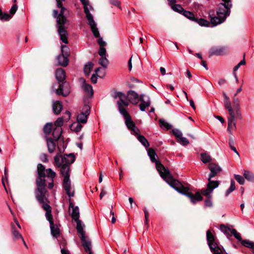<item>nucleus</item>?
I'll return each instance as SVG.
<instances>
[{
    "label": "nucleus",
    "mask_w": 254,
    "mask_h": 254,
    "mask_svg": "<svg viewBox=\"0 0 254 254\" xmlns=\"http://www.w3.org/2000/svg\"><path fill=\"white\" fill-rule=\"evenodd\" d=\"M74 160V156L72 153L64 156L58 154L54 157L55 165L60 168V173L64 178L69 177L70 165Z\"/></svg>",
    "instance_id": "obj_1"
},
{
    "label": "nucleus",
    "mask_w": 254,
    "mask_h": 254,
    "mask_svg": "<svg viewBox=\"0 0 254 254\" xmlns=\"http://www.w3.org/2000/svg\"><path fill=\"white\" fill-rule=\"evenodd\" d=\"M66 10L64 7L61 8L60 13L57 18V28L58 34L60 36L61 40L65 44L68 43V33L64 27L66 18L64 15L65 11Z\"/></svg>",
    "instance_id": "obj_2"
},
{
    "label": "nucleus",
    "mask_w": 254,
    "mask_h": 254,
    "mask_svg": "<svg viewBox=\"0 0 254 254\" xmlns=\"http://www.w3.org/2000/svg\"><path fill=\"white\" fill-rule=\"evenodd\" d=\"M206 239L209 249L213 254H227L210 230H207L206 232Z\"/></svg>",
    "instance_id": "obj_3"
},
{
    "label": "nucleus",
    "mask_w": 254,
    "mask_h": 254,
    "mask_svg": "<svg viewBox=\"0 0 254 254\" xmlns=\"http://www.w3.org/2000/svg\"><path fill=\"white\" fill-rule=\"evenodd\" d=\"M118 107L120 113L124 116L125 119V123L127 128L131 131V133L137 134L139 129L132 121L130 115L128 114L126 109L122 107L120 102H118Z\"/></svg>",
    "instance_id": "obj_4"
},
{
    "label": "nucleus",
    "mask_w": 254,
    "mask_h": 254,
    "mask_svg": "<svg viewBox=\"0 0 254 254\" xmlns=\"http://www.w3.org/2000/svg\"><path fill=\"white\" fill-rule=\"evenodd\" d=\"M160 175L165 182L177 191L181 187H182V184L179 181L173 179L168 168L160 173Z\"/></svg>",
    "instance_id": "obj_5"
},
{
    "label": "nucleus",
    "mask_w": 254,
    "mask_h": 254,
    "mask_svg": "<svg viewBox=\"0 0 254 254\" xmlns=\"http://www.w3.org/2000/svg\"><path fill=\"white\" fill-rule=\"evenodd\" d=\"M46 192V188L41 190L37 189L35 191V196L38 202L42 204V208L47 212L52 210V208L50 205L46 203L48 201V199L45 195Z\"/></svg>",
    "instance_id": "obj_6"
},
{
    "label": "nucleus",
    "mask_w": 254,
    "mask_h": 254,
    "mask_svg": "<svg viewBox=\"0 0 254 254\" xmlns=\"http://www.w3.org/2000/svg\"><path fill=\"white\" fill-rule=\"evenodd\" d=\"M46 170L45 166L42 164H39L37 166L38 177L36 179L37 189H43L46 188Z\"/></svg>",
    "instance_id": "obj_7"
},
{
    "label": "nucleus",
    "mask_w": 254,
    "mask_h": 254,
    "mask_svg": "<svg viewBox=\"0 0 254 254\" xmlns=\"http://www.w3.org/2000/svg\"><path fill=\"white\" fill-rule=\"evenodd\" d=\"M224 3L219 4L216 12V14L221 16H223V18L226 19L227 17L229 15L230 8L232 7V3L230 0H223Z\"/></svg>",
    "instance_id": "obj_8"
},
{
    "label": "nucleus",
    "mask_w": 254,
    "mask_h": 254,
    "mask_svg": "<svg viewBox=\"0 0 254 254\" xmlns=\"http://www.w3.org/2000/svg\"><path fill=\"white\" fill-rule=\"evenodd\" d=\"M178 192L187 196L190 198L191 202L193 204H194L196 201H200L202 199V197L199 192H197L195 194H193L192 192L190 191V190L188 188L185 187L183 185L182 187H181Z\"/></svg>",
    "instance_id": "obj_9"
},
{
    "label": "nucleus",
    "mask_w": 254,
    "mask_h": 254,
    "mask_svg": "<svg viewBox=\"0 0 254 254\" xmlns=\"http://www.w3.org/2000/svg\"><path fill=\"white\" fill-rule=\"evenodd\" d=\"M148 154L151 162L155 163L156 169L159 172V174L167 169V168H165L159 161L156 159L155 156H156V154L153 149L150 148L148 150Z\"/></svg>",
    "instance_id": "obj_10"
},
{
    "label": "nucleus",
    "mask_w": 254,
    "mask_h": 254,
    "mask_svg": "<svg viewBox=\"0 0 254 254\" xmlns=\"http://www.w3.org/2000/svg\"><path fill=\"white\" fill-rule=\"evenodd\" d=\"M90 107L88 105H84L81 113L77 117V122L85 124L87 122L88 116L90 114Z\"/></svg>",
    "instance_id": "obj_11"
},
{
    "label": "nucleus",
    "mask_w": 254,
    "mask_h": 254,
    "mask_svg": "<svg viewBox=\"0 0 254 254\" xmlns=\"http://www.w3.org/2000/svg\"><path fill=\"white\" fill-rule=\"evenodd\" d=\"M80 238L81 239L82 245L83 246L85 251L86 253H88V254H93L91 251L92 245L91 242L89 238L85 235L80 236Z\"/></svg>",
    "instance_id": "obj_12"
},
{
    "label": "nucleus",
    "mask_w": 254,
    "mask_h": 254,
    "mask_svg": "<svg viewBox=\"0 0 254 254\" xmlns=\"http://www.w3.org/2000/svg\"><path fill=\"white\" fill-rule=\"evenodd\" d=\"M208 167L210 171V173L208 177L210 178L214 177L222 170L221 168L217 164L215 163H210Z\"/></svg>",
    "instance_id": "obj_13"
},
{
    "label": "nucleus",
    "mask_w": 254,
    "mask_h": 254,
    "mask_svg": "<svg viewBox=\"0 0 254 254\" xmlns=\"http://www.w3.org/2000/svg\"><path fill=\"white\" fill-rule=\"evenodd\" d=\"M216 15L217 16H213V14H211L210 13L209 14L211 27L216 26L223 23L225 20V19L223 18V16H221V15H219L217 14Z\"/></svg>",
    "instance_id": "obj_14"
},
{
    "label": "nucleus",
    "mask_w": 254,
    "mask_h": 254,
    "mask_svg": "<svg viewBox=\"0 0 254 254\" xmlns=\"http://www.w3.org/2000/svg\"><path fill=\"white\" fill-rule=\"evenodd\" d=\"M70 181L69 180V177L67 176L66 177H64L63 181V188L66 191V194L69 197H73L74 196L73 191H71L70 189Z\"/></svg>",
    "instance_id": "obj_15"
},
{
    "label": "nucleus",
    "mask_w": 254,
    "mask_h": 254,
    "mask_svg": "<svg viewBox=\"0 0 254 254\" xmlns=\"http://www.w3.org/2000/svg\"><path fill=\"white\" fill-rule=\"evenodd\" d=\"M226 53V49L224 47H215L212 48L209 53V56L213 55L220 56Z\"/></svg>",
    "instance_id": "obj_16"
},
{
    "label": "nucleus",
    "mask_w": 254,
    "mask_h": 254,
    "mask_svg": "<svg viewBox=\"0 0 254 254\" xmlns=\"http://www.w3.org/2000/svg\"><path fill=\"white\" fill-rule=\"evenodd\" d=\"M127 98L131 103L133 104H136L140 100L138 94L132 90L128 91Z\"/></svg>",
    "instance_id": "obj_17"
},
{
    "label": "nucleus",
    "mask_w": 254,
    "mask_h": 254,
    "mask_svg": "<svg viewBox=\"0 0 254 254\" xmlns=\"http://www.w3.org/2000/svg\"><path fill=\"white\" fill-rule=\"evenodd\" d=\"M68 83L66 82H64L59 85V88L56 90V93L57 95H62L64 97H66L69 93V90L68 89L66 88L64 90V86H67Z\"/></svg>",
    "instance_id": "obj_18"
},
{
    "label": "nucleus",
    "mask_w": 254,
    "mask_h": 254,
    "mask_svg": "<svg viewBox=\"0 0 254 254\" xmlns=\"http://www.w3.org/2000/svg\"><path fill=\"white\" fill-rule=\"evenodd\" d=\"M69 209L72 208L71 216L73 220H77L79 217V210L78 206H75L72 203L70 202Z\"/></svg>",
    "instance_id": "obj_19"
},
{
    "label": "nucleus",
    "mask_w": 254,
    "mask_h": 254,
    "mask_svg": "<svg viewBox=\"0 0 254 254\" xmlns=\"http://www.w3.org/2000/svg\"><path fill=\"white\" fill-rule=\"evenodd\" d=\"M45 139L46 140L48 152L50 153H53L56 148V143L54 139L48 136L45 137Z\"/></svg>",
    "instance_id": "obj_20"
},
{
    "label": "nucleus",
    "mask_w": 254,
    "mask_h": 254,
    "mask_svg": "<svg viewBox=\"0 0 254 254\" xmlns=\"http://www.w3.org/2000/svg\"><path fill=\"white\" fill-rule=\"evenodd\" d=\"M68 56L62 54L59 55L57 57L59 64L64 67L66 66L68 64Z\"/></svg>",
    "instance_id": "obj_21"
},
{
    "label": "nucleus",
    "mask_w": 254,
    "mask_h": 254,
    "mask_svg": "<svg viewBox=\"0 0 254 254\" xmlns=\"http://www.w3.org/2000/svg\"><path fill=\"white\" fill-rule=\"evenodd\" d=\"M56 77L59 82H63L65 78V71L62 68H59L56 72Z\"/></svg>",
    "instance_id": "obj_22"
},
{
    "label": "nucleus",
    "mask_w": 254,
    "mask_h": 254,
    "mask_svg": "<svg viewBox=\"0 0 254 254\" xmlns=\"http://www.w3.org/2000/svg\"><path fill=\"white\" fill-rule=\"evenodd\" d=\"M74 221L76 222V229L78 233L80 234V236L85 235V232L84 231V224L79 219Z\"/></svg>",
    "instance_id": "obj_23"
},
{
    "label": "nucleus",
    "mask_w": 254,
    "mask_h": 254,
    "mask_svg": "<svg viewBox=\"0 0 254 254\" xmlns=\"http://www.w3.org/2000/svg\"><path fill=\"white\" fill-rule=\"evenodd\" d=\"M11 233L14 241L17 240L19 239L22 240L23 238L21 234L16 229L13 224H11Z\"/></svg>",
    "instance_id": "obj_24"
},
{
    "label": "nucleus",
    "mask_w": 254,
    "mask_h": 254,
    "mask_svg": "<svg viewBox=\"0 0 254 254\" xmlns=\"http://www.w3.org/2000/svg\"><path fill=\"white\" fill-rule=\"evenodd\" d=\"M51 234L54 237L58 238L60 236V229L57 225L54 224V223L50 224Z\"/></svg>",
    "instance_id": "obj_25"
},
{
    "label": "nucleus",
    "mask_w": 254,
    "mask_h": 254,
    "mask_svg": "<svg viewBox=\"0 0 254 254\" xmlns=\"http://www.w3.org/2000/svg\"><path fill=\"white\" fill-rule=\"evenodd\" d=\"M62 133V127H55L53 129V136L55 141H58L61 137Z\"/></svg>",
    "instance_id": "obj_26"
},
{
    "label": "nucleus",
    "mask_w": 254,
    "mask_h": 254,
    "mask_svg": "<svg viewBox=\"0 0 254 254\" xmlns=\"http://www.w3.org/2000/svg\"><path fill=\"white\" fill-rule=\"evenodd\" d=\"M139 101H140L141 102V103L139 105V108L141 111H144L145 108L146 107H149L150 105V102L149 100H148L147 101H144L143 95H140Z\"/></svg>",
    "instance_id": "obj_27"
},
{
    "label": "nucleus",
    "mask_w": 254,
    "mask_h": 254,
    "mask_svg": "<svg viewBox=\"0 0 254 254\" xmlns=\"http://www.w3.org/2000/svg\"><path fill=\"white\" fill-rule=\"evenodd\" d=\"M200 160L204 164L210 162L212 158L209 154L207 152H204L200 154Z\"/></svg>",
    "instance_id": "obj_28"
},
{
    "label": "nucleus",
    "mask_w": 254,
    "mask_h": 254,
    "mask_svg": "<svg viewBox=\"0 0 254 254\" xmlns=\"http://www.w3.org/2000/svg\"><path fill=\"white\" fill-rule=\"evenodd\" d=\"M63 108L62 103L60 101H56L53 103V110L55 114H59Z\"/></svg>",
    "instance_id": "obj_29"
},
{
    "label": "nucleus",
    "mask_w": 254,
    "mask_h": 254,
    "mask_svg": "<svg viewBox=\"0 0 254 254\" xmlns=\"http://www.w3.org/2000/svg\"><path fill=\"white\" fill-rule=\"evenodd\" d=\"M88 24L90 25L91 31L95 37H99L100 33L98 31V28L96 27V24L94 20H93V23H90L89 22H88Z\"/></svg>",
    "instance_id": "obj_30"
},
{
    "label": "nucleus",
    "mask_w": 254,
    "mask_h": 254,
    "mask_svg": "<svg viewBox=\"0 0 254 254\" xmlns=\"http://www.w3.org/2000/svg\"><path fill=\"white\" fill-rule=\"evenodd\" d=\"M82 88L90 97L93 96V90L91 85L84 82L82 85Z\"/></svg>",
    "instance_id": "obj_31"
},
{
    "label": "nucleus",
    "mask_w": 254,
    "mask_h": 254,
    "mask_svg": "<svg viewBox=\"0 0 254 254\" xmlns=\"http://www.w3.org/2000/svg\"><path fill=\"white\" fill-rule=\"evenodd\" d=\"M243 172V176L247 180L254 182V174L252 172L245 170H244Z\"/></svg>",
    "instance_id": "obj_32"
},
{
    "label": "nucleus",
    "mask_w": 254,
    "mask_h": 254,
    "mask_svg": "<svg viewBox=\"0 0 254 254\" xmlns=\"http://www.w3.org/2000/svg\"><path fill=\"white\" fill-rule=\"evenodd\" d=\"M53 128V125L52 123H47L43 128L44 133L46 134V136L50 134L52 129Z\"/></svg>",
    "instance_id": "obj_33"
},
{
    "label": "nucleus",
    "mask_w": 254,
    "mask_h": 254,
    "mask_svg": "<svg viewBox=\"0 0 254 254\" xmlns=\"http://www.w3.org/2000/svg\"><path fill=\"white\" fill-rule=\"evenodd\" d=\"M212 178L208 177V183L207 184V187H208L210 188V189L212 190L218 187L219 185V182L217 181H212L211 179Z\"/></svg>",
    "instance_id": "obj_34"
},
{
    "label": "nucleus",
    "mask_w": 254,
    "mask_h": 254,
    "mask_svg": "<svg viewBox=\"0 0 254 254\" xmlns=\"http://www.w3.org/2000/svg\"><path fill=\"white\" fill-rule=\"evenodd\" d=\"M220 229L223 233L228 236H232V229H230L229 227L226 226L224 224L220 225Z\"/></svg>",
    "instance_id": "obj_35"
},
{
    "label": "nucleus",
    "mask_w": 254,
    "mask_h": 254,
    "mask_svg": "<svg viewBox=\"0 0 254 254\" xmlns=\"http://www.w3.org/2000/svg\"><path fill=\"white\" fill-rule=\"evenodd\" d=\"M84 5V11L86 14V17L87 19L88 22H89L90 23L91 22L93 23L94 19H93L92 15L90 13V12L89 11V9L88 7V5Z\"/></svg>",
    "instance_id": "obj_36"
},
{
    "label": "nucleus",
    "mask_w": 254,
    "mask_h": 254,
    "mask_svg": "<svg viewBox=\"0 0 254 254\" xmlns=\"http://www.w3.org/2000/svg\"><path fill=\"white\" fill-rule=\"evenodd\" d=\"M223 95L224 97V104L226 109L228 110L232 108L231 103L230 101L229 97L226 95L225 92H223Z\"/></svg>",
    "instance_id": "obj_37"
},
{
    "label": "nucleus",
    "mask_w": 254,
    "mask_h": 254,
    "mask_svg": "<svg viewBox=\"0 0 254 254\" xmlns=\"http://www.w3.org/2000/svg\"><path fill=\"white\" fill-rule=\"evenodd\" d=\"M137 135V138L139 142L145 147H148L149 146V143L147 140L142 135Z\"/></svg>",
    "instance_id": "obj_38"
},
{
    "label": "nucleus",
    "mask_w": 254,
    "mask_h": 254,
    "mask_svg": "<svg viewBox=\"0 0 254 254\" xmlns=\"http://www.w3.org/2000/svg\"><path fill=\"white\" fill-rule=\"evenodd\" d=\"M228 124L227 130L231 133L232 131L236 128L235 120H228Z\"/></svg>",
    "instance_id": "obj_39"
},
{
    "label": "nucleus",
    "mask_w": 254,
    "mask_h": 254,
    "mask_svg": "<svg viewBox=\"0 0 254 254\" xmlns=\"http://www.w3.org/2000/svg\"><path fill=\"white\" fill-rule=\"evenodd\" d=\"M93 66V64L91 62H88L85 65L84 67V72L86 75H88L90 74Z\"/></svg>",
    "instance_id": "obj_40"
},
{
    "label": "nucleus",
    "mask_w": 254,
    "mask_h": 254,
    "mask_svg": "<svg viewBox=\"0 0 254 254\" xmlns=\"http://www.w3.org/2000/svg\"><path fill=\"white\" fill-rule=\"evenodd\" d=\"M195 21L201 26L211 27L210 22L205 19L196 18V21Z\"/></svg>",
    "instance_id": "obj_41"
},
{
    "label": "nucleus",
    "mask_w": 254,
    "mask_h": 254,
    "mask_svg": "<svg viewBox=\"0 0 254 254\" xmlns=\"http://www.w3.org/2000/svg\"><path fill=\"white\" fill-rule=\"evenodd\" d=\"M182 14L191 20L196 21V18L194 17L193 13L190 11L184 10Z\"/></svg>",
    "instance_id": "obj_42"
},
{
    "label": "nucleus",
    "mask_w": 254,
    "mask_h": 254,
    "mask_svg": "<svg viewBox=\"0 0 254 254\" xmlns=\"http://www.w3.org/2000/svg\"><path fill=\"white\" fill-rule=\"evenodd\" d=\"M171 7L174 11L181 14H182L185 10L182 6L179 4L174 3V4H172Z\"/></svg>",
    "instance_id": "obj_43"
},
{
    "label": "nucleus",
    "mask_w": 254,
    "mask_h": 254,
    "mask_svg": "<svg viewBox=\"0 0 254 254\" xmlns=\"http://www.w3.org/2000/svg\"><path fill=\"white\" fill-rule=\"evenodd\" d=\"M71 127V130L74 131L76 132H78L81 130L82 127V126L80 124V123L77 122L72 124Z\"/></svg>",
    "instance_id": "obj_44"
},
{
    "label": "nucleus",
    "mask_w": 254,
    "mask_h": 254,
    "mask_svg": "<svg viewBox=\"0 0 254 254\" xmlns=\"http://www.w3.org/2000/svg\"><path fill=\"white\" fill-rule=\"evenodd\" d=\"M236 189L235 187V183L233 180H231V185L230 188L226 190L225 193V196H227L228 195L231 193L233 191H234Z\"/></svg>",
    "instance_id": "obj_45"
},
{
    "label": "nucleus",
    "mask_w": 254,
    "mask_h": 254,
    "mask_svg": "<svg viewBox=\"0 0 254 254\" xmlns=\"http://www.w3.org/2000/svg\"><path fill=\"white\" fill-rule=\"evenodd\" d=\"M46 172L47 174L46 176L51 179V180H53L56 176V173L50 168L46 169Z\"/></svg>",
    "instance_id": "obj_46"
},
{
    "label": "nucleus",
    "mask_w": 254,
    "mask_h": 254,
    "mask_svg": "<svg viewBox=\"0 0 254 254\" xmlns=\"http://www.w3.org/2000/svg\"><path fill=\"white\" fill-rule=\"evenodd\" d=\"M99 64L104 68H107L109 64V61L106 57H103L99 60Z\"/></svg>",
    "instance_id": "obj_47"
},
{
    "label": "nucleus",
    "mask_w": 254,
    "mask_h": 254,
    "mask_svg": "<svg viewBox=\"0 0 254 254\" xmlns=\"http://www.w3.org/2000/svg\"><path fill=\"white\" fill-rule=\"evenodd\" d=\"M213 190L210 188L207 187V189L202 190L201 193L203 195L206 196L207 197H211L210 194L212 192Z\"/></svg>",
    "instance_id": "obj_48"
},
{
    "label": "nucleus",
    "mask_w": 254,
    "mask_h": 254,
    "mask_svg": "<svg viewBox=\"0 0 254 254\" xmlns=\"http://www.w3.org/2000/svg\"><path fill=\"white\" fill-rule=\"evenodd\" d=\"M159 124L160 126L165 127L167 130L170 129L172 127L171 125L163 119H160L159 120Z\"/></svg>",
    "instance_id": "obj_49"
},
{
    "label": "nucleus",
    "mask_w": 254,
    "mask_h": 254,
    "mask_svg": "<svg viewBox=\"0 0 254 254\" xmlns=\"http://www.w3.org/2000/svg\"><path fill=\"white\" fill-rule=\"evenodd\" d=\"M45 216L50 224L52 225V223H54V219L52 215V210L46 212Z\"/></svg>",
    "instance_id": "obj_50"
},
{
    "label": "nucleus",
    "mask_w": 254,
    "mask_h": 254,
    "mask_svg": "<svg viewBox=\"0 0 254 254\" xmlns=\"http://www.w3.org/2000/svg\"><path fill=\"white\" fill-rule=\"evenodd\" d=\"M177 141L181 143L183 146H187L190 143L189 140L187 138L183 136L178 139Z\"/></svg>",
    "instance_id": "obj_51"
},
{
    "label": "nucleus",
    "mask_w": 254,
    "mask_h": 254,
    "mask_svg": "<svg viewBox=\"0 0 254 254\" xmlns=\"http://www.w3.org/2000/svg\"><path fill=\"white\" fill-rule=\"evenodd\" d=\"M235 180L241 185L245 184V181L244 178L239 175H234Z\"/></svg>",
    "instance_id": "obj_52"
},
{
    "label": "nucleus",
    "mask_w": 254,
    "mask_h": 254,
    "mask_svg": "<svg viewBox=\"0 0 254 254\" xmlns=\"http://www.w3.org/2000/svg\"><path fill=\"white\" fill-rule=\"evenodd\" d=\"M61 51L62 55L69 56V48L67 46L62 45Z\"/></svg>",
    "instance_id": "obj_53"
},
{
    "label": "nucleus",
    "mask_w": 254,
    "mask_h": 254,
    "mask_svg": "<svg viewBox=\"0 0 254 254\" xmlns=\"http://www.w3.org/2000/svg\"><path fill=\"white\" fill-rule=\"evenodd\" d=\"M173 134L176 137L177 140L182 136V132L178 129L174 128L172 129Z\"/></svg>",
    "instance_id": "obj_54"
},
{
    "label": "nucleus",
    "mask_w": 254,
    "mask_h": 254,
    "mask_svg": "<svg viewBox=\"0 0 254 254\" xmlns=\"http://www.w3.org/2000/svg\"><path fill=\"white\" fill-rule=\"evenodd\" d=\"M232 235L239 241L241 242L243 240L241 234L235 229H232Z\"/></svg>",
    "instance_id": "obj_55"
},
{
    "label": "nucleus",
    "mask_w": 254,
    "mask_h": 254,
    "mask_svg": "<svg viewBox=\"0 0 254 254\" xmlns=\"http://www.w3.org/2000/svg\"><path fill=\"white\" fill-rule=\"evenodd\" d=\"M241 244L248 248H251V247H252V245L253 244V242H250L248 240H243L241 242Z\"/></svg>",
    "instance_id": "obj_56"
},
{
    "label": "nucleus",
    "mask_w": 254,
    "mask_h": 254,
    "mask_svg": "<svg viewBox=\"0 0 254 254\" xmlns=\"http://www.w3.org/2000/svg\"><path fill=\"white\" fill-rule=\"evenodd\" d=\"M63 119L62 118H58L55 122V126L56 127H61L63 125Z\"/></svg>",
    "instance_id": "obj_57"
},
{
    "label": "nucleus",
    "mask_w": 254,
    "mask_h": 254,
    "mask_svg": "<svg viewBox=\"0 0 254 254\" xmlns=\"http://www.w3.org/2000/svg\"><path fill=\"white\" fill-rule=\"evenodd\" d=\"M115 97L117 98L118 97L120 99L119 101H121L123 100L124 99H126L127 97L123 93L119 92L116 93Z\"/></svg>",
    "instance_id": "obj_58"
},
{
    "label": "nucleus",
    "mask_w": 254,
    "mask_h": 254,
    "mask_svg": "<svg viewBox=\"0 0 254 254\" xmlns=\"http://www.w3.org/2000/svg\"><path fill=\"white\" fill-rule=\"evenodd\" d=\"M229 146H230L231 149L233 151H234L236 153H237L238 155H239V153H238V151H237L236 147L234 146V142L232 138L229 139Z\"/></svg>",
    "instance_id": "obj_59"
},
{
    "label": "nucleus",
    "mask_w": 254,
    "mask_h": 254,
    "mask_svg": "<svg viewBox=\"0 0 254 254\" xmlns=\"http://www.w3.org/2000/svg\"><path fill=\"white\" fill-rule=\"evenodd\" d=\"M228 111L229 113V117L228 118V120H235V115L234 111L233 109L232 108H230L229 109H228Z\"/></svg>",
    "instance_id": "obj_60"
},
{
    "label": "nucleus",
    "mask_w": 254,
    "mask_h": 254,
    "mask_svg": "<svg viewBox=\"0 0 254 254\" xmlns=\"http://www.w3.org/2000/svg\"><path fill=\"white\" fill-rule=\"evenodd\" d=\"M98 54L101 57H105L106 54V50L104 47L100 48Z\"/></svg>",
    "instance_id": "obj_61"
},
{
    "label": "nucleus",
    "mask_w": 254,
    "mask_h": 254,
    "mask_svg": "<svg viewBox=\"0 0 254 254\" xmlns=\"http://www.w3.org/2000/svg\"><path fill=\"white\" fill-rule=\"evenodd\" d=\"M97 43L99 45L100 47H105L106 46V43L103 41V38L99 36L98 37Z\"/></svg>",
    "instance_id": "obj_62"
},
{
    "label": "nucleus",
    "mask_w": 254,
    "mask_h": 254,
    "mask_svg": "<svg viewBox=\"0 0 254 254\" xmlns=\"http://www.w3.org/2000/svg\"><path fill=\"white\" fill-rule=\"evenodd\" d=\"M40 159L43 162H48V156L45 153H42L40 155Z\"/></svg>",
    "instance_id": "obj_63"
},
{
    "label": "nucleus",
    "mask_w": 254,
    "mask_h": 254,
    "mask_svg": "<svg viewBox=\"0 0 254 254\" xmlns=\"http://www.w3.org/2000/svg\"><path fill=\"white\" fill-rule=\"evenodd\" d=\"M110 4L117 7H120L121 2L118 0H109Z\"/></svg>",
    "instance_id": "obj_64"
}]
</instances>
